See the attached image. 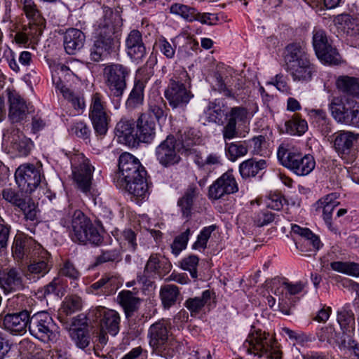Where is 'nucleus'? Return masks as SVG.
Here are the masks:
<instances>
[{"instance_id":"obj_3","label":"nucleus","mask_w":359,"mask_h":359,"mask_svg":"<svg viewBox=\"0 0 359 359\" xmlns=\"http://www.w3.org/2000/svg\"><path fill=\"white\" fill-rule=\"evenodd\" d=\"M285 59L287 72L294 81L308 82L311 80L316 69L301 46L297 43L288 45Z\"/></svg>"},{"instance_id":"obj_57","label":"nucleus","mask_w":359,"mask_h":359,"mask_svg":"<svg viewBox=\"0 0 359 359\" xmlns=\"http://www.w3.org/2000/svg\"><path fill=\"white\" fill-rule=\"evenodd\" d=\"M116 133L119 136H123L126 140L133 137L134 131V123L133 121L121 119L116 126Z\"/></svg>"},{"instance_id":"obj_39","label":"nucleus","mask_w":359,"mask_h":359,"mask_svg":"<svg viewBox=\"0 0 359 359\" xmlns=\"http://www.w3.org/2000/svg\"><path fill=\"white\" fill-rule=\"evenodd\" d=\"M204 111L210 121L218 125L223 123L224 116L226 117V114L224 105H221L219 102H217L216 101L210 102Z\"/></svg>"},{"instance_id":"obj_51","label":"nucleus","mask_w":359,"mask_h":359,"mask_svg":"<svg viewBox=\"0 0 359 359\" xmlns=\"http://www.w3.org/2000/svg\"><path fill=\"white\" fill-rule=\"evenodd\" d=\"M117 241L122 248L134 251L136 249V235L131 229H125L117 235Z\"/></svg>"},{"instance_id":"obj_12","label":"nucleus","mask_w":359,"mask_h":359,"mask_svg":"<svg viewBox=\"0 0 359 359\" xmlns=\"http://www.w3.org/2000/svg\"><path fill=\"white\" fill-rule=\"evenodd\" d=\"M89 118L97 135H104L107 133L110 117L107 113L105 102L100 93L92 95Z\"/></svg>"},{"instance_id":"obj_53","label":"nucleus","mask_w":359,"mask_h":359,"mask_svg":"<svg viewBox=\"0 0 359 359\" xmlns=\"http://www.w3.org/2000/svg\"><path fill=\"white\" fill-rule=\"evenodd\" d=\"M191 231L189 229L185 230L180 235L177 236L171 244L172 252L177 256L184 249L186 248Z\"/></svg>"},{"instance_id":"obj_23","label":"nucleus","mask_w":359,"mask_h":359,"mask_svg":"<svg viewBox=\"0 0 359 359\" xmlns=\"http://www.w3.org/2000/svg\"><path fill=\"white\" fill-rule=\"evenodd\" d=\"M136 136L140 142L150 143L156 136V123L149 114H142L137 120Z\"/></svg>"},{"instance_id":"obj_8","label":"nucleus","mask_w":359,"mask_h":359,"mask_svg":"<svg viewBox=\"0 0 359 359\" xmlns=\"http://www.w3.org/2000/svg\"><path fill=\"white\" fill-rule=\"evenodd\" d=\"M188 76L187 72H182L180 77L172 76L165 90L164 96L172 109L184 108L194 97L190 86L182 81V78Z\"/></svg>"},{"instance_id":"obj_62","label":"nucleus","mask_w":359,"mask_h":359,"mask_svg":"<svg viewBox=\"0 0 359 359\" xmlns=\"http://www.w3.org/2000/svg\"><path fill=\"white\" fill-rule=\"evenodd\" d=\"M352 332H345L343 331L341 335L337 334V337H334V344L338 346L341 350L349 348L353 341L351 338Z\"/></svg>"},{"instance_id":"obj_38","label":"nucleus","mask_w":359,"mask_h":359,"mask_svg":"<svg viewBox=\"0 0 359 359\" xmlns=\"http://www.w3.org/2000/svg\"><path fill=\"white\" fill-rule=\"evenodd\" d=\"M353 104V102L344 104L339 97H334L330 104V109L334 119L344 123L346 118V114L351 111Z\"/></svg>"},{"instance_id":"obj_50","label":"nucleus","mask_w":359,"mask_h":359,"mask_svg":"<svg viewBox=\"0 0 359 359\" xmlns=\"http://www.w3.org/2000/svg\"><path fill=\"white\" fill-rule=\"evenodd\" d=\"M292 231L293 233L300 235L306 238L309 244L312 245L315 250H318L320 247L321 243L319 238L313 234L311 231L307 228H302L297 224L292 226Z\"/></svg>"},{"instance_id":"obj_48","label":"nucleus","mask_w":359,"mask_h":359,"mask_svg":"<svg viewBox=\"0 0 359 359\" xmlns=\"http://www.w3.org/2000/svg\"><path fill=\"white\" fill-rule=\"evenodd\" d=\"M170 10V13L178 15L189 22L194 21L198 15V12L194 8L182 4H172Z\"/></svg>"},{"instance_id":"obj_33","label":"nucleus","mask_w":359,"mask_h":359,"mask_svg":"<svg viewBox=\"0 0 359 359\" xmlns=\"http://www.w3.org/2000/svg\"><path fill=\"white\" fill-rule=\"evenodd\" d=\"M118 302L122 306L127 318L130 317L138 309L140 299L134 296L129 290L121 291L118 297Z\"/></svg>"},{"instance_id":"obj_32","label":"nucleus","mask_w":359,"mask_h":359,"mask_svg":"<svg viewBox=\"0 0 359 359\" xmlns=\"http://www.w3.org/2000/svg\"><path fill=\"white\" fill-rule=\"evenodd\" d=\"M266 168L265 160L255 161L253 158L242 162L239 165V172L243 179L255 177L260 170Z\"/></svg>"},{"instance_id":"obj_20","label":"nucleus","mask_w":359,"mask_h":359,"mask_svg":"<svg viewBox=\"0 0 359 359\" xmlns=\"http://www.w3.org/2000/svg\"><path fill=\"white\" fill-rule=\"evenodd\" d=\"M128 55L135 62H142L146 56V48L142 41L141 33L133 29L130 31L126 40Z\"/></svg>"},{"instance_id":"obj_21","label":"nucleus","mask_w":359,"mask_h":359,"mask_svg":"<svg viewBox=\"0 0 359 359\" xmlns=\"http://www.w3.org/2000/svg\"><path fill=\"white\" fill-rule=\"evenodd\" d=\"M94 168L88 159L82 157L81 163L73 170L74 180L78 187L84 193L90 191Z\"/></svg>"},{"instance_id":"obj_22","label":"nucleus","mask_w":359,"mask_h":359,"mask_svg":"<svg viewBox=\"0 0 359 359\" xmlns=\"http://www.w3.org/2000/svg\"><path fill=\"white\" fill-rule=\"evenodd\" d=\"M306 284L299 281L294 283L290 282H283L282 283L283 294L282 297H278V308L279 310L284 314L290 315V309L294 305L293 299L288 297V295H296L300 293Z\"/></svg>"},{"instance_id":"obj_55","label":"nucleus","mask_w":359,"mask_h":359,"mask_svg":"<svg viewBox=\"0 0 359 359\" xmlns=\"http://www.w3.org/2000/svg\"><path fill=\"white\" fill-rule=\"evenodd\" d=\"M60 91L64 97L72 103L74 109H81L84 108L85 102L82 97L78 95H75L69 88L65 86H61Z\"/></svg>"},{"instance_id":"obj_6","label":"nucleus","mask_w":359,"mask_h":359,"mask_svg":"<svg viewBox=\"0 0 359 359\" xmlns=\"http://www.w3.org/2000/svg\"><path fill=\"white\" fill-rule=\"evenodd\" d=\"M277 156L284 167L298 176L309 175L316 166V161L313 156L287 149L283 145L278 147Z\"/></svg>"},{"instance_id":"obj_18","label":"nucleus","mask_w":359,"mask_h":359,"mask_svg":"<svg viewBox=\"0 0 359 359\" xmlns=\"http://www.w3.org/2000/svg\"><path fill=\"white\" fill-rule=\"evenodd\" d=\"M0 286L5 293L22 290L25 284L20 271L13 267L0 271Z\"/></svg>"},{"instance_id":"obj_34","label":"nucleus","mask_w":359,"mask_h":359,"mask_svg":"<svg viewBox=\"0 0 359 359\" xmlns=\"http://www.w3.org/2000/svg\"><path fill=\"white\" fill-rule=\"evenodd\" d=\"M199 192L195 184H190L186 189L184 195L178 200L177 205L181 208L182 215L188 217L191 214L194 200L196 198Z\"/></svg>"},{"instance_id":"obj_42","label":"nucleus","mask_w":359,"mask_h":359,"mask_svg":"<svg viewBox=\"0 0 359 359\" xmlns=\"http://www.w3.org/2000/svg\"><path fill=\"white\" fill-rule=\"evenodd\" d=\"M144 83L142 81L135 82L134 86L126 101V105L130 108H135L142 104L144 101Z\"/></svg>"},{"instance_id":"obj_25","label":"nucleus","mask_w":359,"mask_h":359,"mask_svg":"<svg viewBox=\"0 0 359 359\" xmlns=\"http://www.w3.org/2000/svg\"><path fill=\"white\" fill-rule=\"evenodd\" d=\"M333 146L334 149L341 154L350 153L358 135L349 131L341 130L333 134Z\"/></svg>"},{"instance_id":"obj_17","label":"nucleus","mask_w":359,"mask_h":359,"mask_svg":"<svg viewBox=\"0 0 359 359\" xmlns=\"http://www.w3.org/2000/svg\"><path fill=\"white\" fill-rule=\"evenodd\" d=\"M29 316V312L25 309L7 313L0 318V327L13 335H22L27 332Z\"/></svg>"},{"instance_id":"obj_30","label":"nucleus","mask_w":359,"mask_h":359,"mask_svg":"<svg viewBox=\"0 0 359 359\" xmlns=\"http://www.w3.org/2000/svg\"><path fill=\"white\" fill-rule=\"evenodd\" d=\"M337 198V194L332 193L317 202V208H323V219L328 228L332 231H336L332 224V214L335 207L339 205Z\"/></svg>"},{"instance_id":"obj_58","label":"nucleus","mask_w":359,"mask_h":359,"mask_svg":"<svg viewBox=\"0 0 359 359\" xmlns=\"http://www.w3.org/2000/svg\"><path fill=\"white\" fill-rule=\"evenodd\" d=\"M71 337L80 348H85L90 344L89 335L82 329H74L70 332Z\"/></svg>"},{"instance_id":"obj_49","label":"nucleus","mask_w":359,"mask_h":359,"mask_svg":"<svg viewBox=\"0 0 359 359\" xmlns=\"http://www.w3.org/2000/svg\"><path fill=\"white\" fill-rule=\"evenodd\" d=\"M161 261L159 259V256L157 254H152L149 257L144 270V275H137V282L139 283H142L143 285L147 283V274L151 273H156L158 271V269L161 267Z\"/></svg>"},{"instance_id":"obj_28","label":"nucleus","mask_w":359,"mask_h":359,"mask_svg":"<svg viewBox=\"0 0 359 359\" xmlns=\"http://www.w3.org/2000/svg\"><path fill=\"white\" fill-rule=\"evenodd\" d=\"M100 328L112 336H116L120 330V316L114 310H104L100 312Z\"/></svg>"},{"instance_id":"obj_31","label":"nucleus","mask_w":359,"mask_h":359,"mask_svg":"<svg viewBox=\"0 0 359 359\" xmlns=\"http://www.w3.org/2000/svg\"><path fill=\"white\" fill-rule=\"evenodd\" d=\"M159 296L163 308L169 309L180 300V289L175 285H165L161 287Z\"/></svg>"},{"instance_id":"obj_27","label":"nucleus","mask_w":359,"mask_h":359,"mask_svg":"<svg viewBox=\"0 0 359 359\" xmlns=\"http://www.w3.org/2000/svg\"><path fill=\"white\" fill-rule=\"evenodd\" d=\"M84 34L78 29L71 28L67 29L64 35V47L69 55H74L84 45Z\"/></svg>"},{"instance_id":"obj_5","label":"nucleus","mask_w":359,"mask_h":359,"mask_svg":"<svg viewBox=\"0 0 359 359\" xmlns=\"http://www.w3.org/2000/svg\"><path fill=\"white\" fill-rule=\"evenodd\" d=\"M170 325L164 320L153 323L148 330L149 344L152 348L165 358H172L175 341L171 333Z\"/></svg>"},{"instance_id":"obj_63","label":"nucleus","mask_w":359,"mask_h":359,"mask_svg":"<svg viewBox=\"0 0 359 359\" xmlns=\"http://www.w3.org/2000/svg\"><path fill=\"white\" fill-rule=\"evenodd\" d=\"M158 48L162 54L167 58L172 59L175 54V45H172L165 39H160L158 43Z\"/></svg>"},{"instance_id":"obj_45","label":"nucleus","mask_w":359,"mask_h":359,"mask_svg":"<svg viewBox=\"0 0 359 359\" xmlns=\"http://www.w3.org/2000/svg\"><path fill=\"white\" fill-rule=\"evenodd\" d=\"M225 150L231 161L245 156L248 154V148L245 142H235L226 143Z\"/></svg>"},{"instance_id":"obj_35","label":"nucleus","mask_w":359,"mask_h":359,"mask_svg":"<svg viewBox=\"0 0 359 359\" xmlns=\"http://www.w3.org/2000/svg\"><path fill=\"white\" fill-rule=\"evenodd\" d=\"M337 322L342 331L353 332L355 330V317L350 304H346L337 312Z\"/></svg>"},{"instance_id":"obj_7","label":"nucleus","mask_w":359,"mask_h":359,"mask_svg":"<svg viewBox=\"0 0 359 359\" xmlns=\"http://www.w3.org/2000/svg\"><path fill=\"white\" fill-rule=\"evenodd\" d=\"M28 330L33 337L45 343L56 341L58 335L57 325L45 311L29 316Z\"/></svg>"},{"instance_id":"obj_47","label":"nucleus","mask_w":359,"mask_h":359,"mask_svg":"<svg viewBox=\"0 0 359 359\" xmlns=\"http://www.w3.org/2000/svg\"><path fill=\"white\" fill-rule=\"evenodd\" d=\"M53 82L56 88L60 90L61 86H65L64 81L67 76H70L72 72L68 67L62 63L56 64L53 67Z\"/></svg>"},{"instance_id":"obj_11","label":"nucleus","mask_w":359,"mask_h":359,"mask_svg":"<svg viewBox=\"0 0 359 359\" xmlns=\"http://www.w3.org/2000/svg\"><path fill=\"white\" fill-rule=\"evenodd\" d=\"M141 175H147V171L135 156L127 152L120 155L118 171L114 177L116 186L127 181L130 182L135 177H142Z\"/></svg>"},{"instance_id":"obj_1","label":"nucleus","mask_w":359,"mask_h":359,"mask_svg":"<svg viewBox=\"0 0 359 359\" xmlns=\"http://www.w3.org/2000/svg\"><path fill=\"white\" fill-rule=\"evenodd\" d=\"M121 25L120 15L111 8H102L100 18L94 24V43L90 48V58L99 62L114 48L117 34Z\"/></svg>"},{"instance_id":"obj_9","label":"nucleus","mask_w":359,"mask_h":359,"mask_svg":"<svg viewBox=\"0 0 359 359\" xmlns=\"http://www.w3.org/2000/svg\"><path fill=\"white\" fill-rule=\"evenodd\" d=\"M130 71L128 67L118 63H112L105 66L103 69L104 83L111 95L121 97L127 86L126 79Z\"/></svg>"},{"instance_id":"obj_46","label":"nucleus","mask_w":359,"mask_h":359,"mask_svg":"<svg viewBox=\"0 0 359 359\" xmlns=\"http://www.w3.org/2000/svg\"><path fill=\"white\" fill-rule=\"evenodd\" d=\"M332 270L348 276H359V264L351 262H333L330 264Z\"/></svg>"},{"instance_id":"obj_2","label":"nucleus","mask_w":359,"mask_h":359,"mask_svg":"<svg viewBox=\"0 0 359 359\" xmlns=\"http://www.w3.org/2000/svg\"><path fill=\"white\" fill-rule=\"evenodd\" d=\"M60 224L69 229L71 238L74 242L81 244L88 243L99 245L103 238L97 228L80 210L69 206L65 210V215L60 220Z\"/></svg>"},{"instance_id":"obj_56","label":"nucleus","mask_w":359,"mask_h":359,"mask_svg":"<svg viewBox=\"0 0 359 359\" xmlns=\"http://www.w3.org/2000/svg\"><path fill=\"white\" fill-rule=\"evenodd\" d=\"M199 259L196 255H189L184 257L180 262V266L185 271L190 272L191 276L193 278H197V266L198 264Z\"/></svg>"},{"instance_id":"obj_26","label":"nucleus","mask_w":359,"mask_h":359,"mask_svg":"<svg viewBox=\"0 0 359 359\" xmlns=\"http://www.w3.org/2000/svg\"><path fill=\"white\" fill-rule=\"evenodd\" d=\"M142 177H135L130 182L122 183L117 187L127 191L129 194L137 198L144 199L148 194L149 184L147 180V175H141Z\"/></svg>"},{"instance_id":"obj_16","label":"nucleus","mask_w":359,"mask_h":359,"mask_svg":"<svg viewBox=\"0 0 359 359\" xmlns=\"http://www.w3.org/2000/svg\"><path fill=\"white\" fill-rule=\"evenodd\" d=\"M238 191V185L233 174L229 170L222 174L209 187L208 197L210 199L218 200L226 195L234 194Z\"/></svg>"},{"instance_id":"obj_19","label":"nucleus","mask_w":359,"mask_h":359,"mask_svg":"<svg viewBox=\"0 0 359 359\" xmlns=\"http://www.w3.org/2000/svg\"><path fill=\"white\" fill-rule=\"evenodd\" d=\"M8 117L12 122H20L25 119L29 112V104L16 91L8 93Z\"/></svg>"},{"instance_id":"obj_10","label":"nucleus","mask_w":359,"mask_h":359,"mask_svg":"<svg viewBox=\"0 0 359 359\" xmlns=\"http://www.w3.org/2000/svg\"><path fill=\"white\" fill-rule=\"evenodd\" d=\"M3 198L20 210L26 220L37 222L39 220L38 209L32 198L24 193L12 188H6L2 191Z\"/></svg>"},{"instance_id":"obj_29","label":"nucleus","mask_w":359,"mask_h":359,"mask_svg":"<svg viewBox=\"0 0 359 359\" xmlns=\"http://www.w3.org/2000/svg\"><path fill=\"white\" fill-rule=\"evenodd\" d=\"M334 25L338 29L350 36L359 34V20L348 14H341L334 19Z\"/></svg>"},{"instance_id":"obj_64","label":"nucleus","mask_w":359,"mask_h":359,"mask_svg":"<svg viewBox=\"0 0 359 359\" xmlns=\"http://www.w3.org/2000/svg\"><path fill=\"white\" fill-rule=\"evenodd\" d=\"M346 125L353 126L359 128V104L355 102L351 107V111L346 114V118L344 123Z\"/></svg>"},{"instance_id":"obj_43","label":"nucleus","mask_w":359,"mask_h":359,"mask_svg":"<svg viewBox=\"0 0 359 359\" xmlns=\"http://www.w3.org/2000/svg\"><path fill=\"white\" fill-rule=\"evenodd\" d=\"M16 135L17 137H15V134L12 135L13 149L18 151L20 156L28 155L32 147L30 139L26 137L22 133L20 134L18 130L16 131Z\"/></svg>"},{"instance_id":"obj_54","label":"nucleus","mask_w":359,"mask_h":359,"mask_svg":"<svg viewBox=\"0 0 359 359\" xmlns=\"http://www.w3.org/2000/svg\"><path fill=\"white\" fill-rule=\"evenodd\" d=\"M121 259V253L117 249L102 250L101 254L96 257L95 264L100 265L107 262H118Z\"/></svg>"},{"instance_id":"obj_61","label":"nucleus","mask_w":359,"mask_h":359,"mask_svg":"<svg viewBox=\"0 0 359 359\" xmlns=\"http://www.w3.org/2000/svg\"><path fill=\"white\" fill-rule=\"evenodd\" d=\"M60 273L61 276L76 280L80 277V272L70 261H66L60 268Z\"/></svg>"},{"instance_id":"obj_52","label":"nucleus","mask_w":359,"mask_h":359,"mask_svg":"<svg viewBox=\"0 0 359 359\" xmlns=\"http://www.w3.org/2000/svg\"><path fill=\"white\" fill-rule=\"evenodd\" d=\"M248 111L243 107H233L226 114V121H229L236 125L238 123H245L248 118Z\"/></svg>"},{"instance_id":"obj_36","label":"nucleus","mask_w":359,"mask_h":359,"mask_svg":"<svg viewBox=\"0 0 359 359\" xmlns=\"http://www.w3.org/2000/svg\"><path fill=\"white\" fill-rule=\"evenodd\" d=\"M337 89L346 94L359 96V79L348 76H339L336 81Z\"/></svg>"},{"instance_id":"obj_44","label":"nucleus","mask_w":359,"mask_h":359,"mask_svg":"<svg viewBox=\"0 0 359 359\" xmlns=\"http://www.w3.org/2000/svg\"><path fill=\"white\" fill-rule=\"evenodd\" d=\"M210 299V292L205 290L201 297L189 298L185 302V306L191 311V315L198 313L205 304Z\"/></svg>"},{"instance_id":"obj_15","label":"nucleus","mask_w":359,"mask_h":359,"mask_svg":"<svg viewBox=\"0 0 359 359\" xmlns=\"http://www.w3.org/2000/svg\"><path fill=\"white\" fill-rule=\"evenodd\" d=\"M15 178L20 189L26 194H31L40 184L41 173L39 168L30 163L20 165L15 171Z\"/></svg>"},{"instance_id":"obj_37","label":"nucleus","mask_w":359,"mask_h":359,"mask_svg":"<svg viewBox=\"0 0 359 359\" xmlns=\"http://www.w3.org/2000/svg\"><path fill=\"white\" fill-rule=\"evenodd\" d=\"M90 288L97 291V294L110 295L117 290L116 278L112 276L104 275L98 281L92 284Z\"/></svg>"},{"instance_id":"obj_24","label":"nucleus","mask_w":359,"mask_h":359,"mask_svg":"<svg viewBox=\"0 0 359 359\" xmlns=\"http://www.w3.org/2000/svg\"><path fill=\"white\" fill-rule=\"evenodd\" d=\"M48 264V254L44 252L43 255L34 258L27 266V270L25 272V278L31 282H36L40 278L43 277L50 271Z\"/></svg>"},{"instance_id":"obj_4","label":"nucleus","mask_w":359,"mask_h":359,"mask_svg":"<svg viewBox=\"0 0 359 359\" xmlns=\"http://www.w3.org/2000/svg\"><path fill=\"white\" fill-rule=\"evenodd\" d=\"M243 346L247 353L258 357L281 358V352L278 349L276 339L269 332L260 329L252 330Z\"/></svg>"},{"instance_id":"obj_13","label":"nucleus","mask_w":359,"mask_h":359,"mask_svg":"<svg viewBox=\"0 0 359 359\" xmlns=\"http://www.w3.org/2000/svg\"><path fill=\"white\" fill-rule=\"evenodd\" d=\"M313 46L318 59L330 65H338L340 55L330 43L325 30L315 28L313 31Z\"/></svg>"},{"instance_id":"obj_40","label":"nucleus","mask_w":359,"mask_h":359,"mask_svg":"<svg viewBox=\"0 0 359 359\" xmlns=\"http://www.w3.org/2000/svg\"><path fill=\"white\" fill-rule=\"evenodd\" d=\"M168 108L162 97H158L156 100H150L149 102L148 111L146 114L153 115L157 121H165L167 117Z\"/></svg>"},{"instance_id":"obj_59","label":"nucleus","mask_w":359,"mask_h":359,"mask_svg":"<svg viewBox=\"0 0 359 359\" xmlns=\"http://www.w3.org/2000/svg\"><path fill=\"white\" fill-rule=\"evenodd\" d=\"M215 85L219 92L224 94L225 96L231 97L233 94L228 88L227 84L229 83L228 76L224 75L222 72H217L215 73Z\"/></svg>"},{"instance_id":"obj_60","label":"nucleus","mask_w":359,"mask_h":359,"mask_svg":"<svg viewBox=\"0 0 359 359\" xmlns=\"http://www.w3.org/2000/svg\"><path fill=\"white\" fill-rule=\"evenodd\" d=\"M215 226L211 225L203 228L200 234L197 237L196 241L193 245V248H205L208 239L211 233L215 231Z\"/></svg>"},{"instance_id":"obj_14","label":"nucleus","mask_w":359,"mask_h":359,"mask_svg":"<svg viewBox=\"0 0 359 359\" xmlns=\"http://www.w3.org/2000/svg\"><path fill=\"white\" fill-rule=\"evenodd\" d=\"M181 149L173 135H168L155 149L158 162L164 168L177 165L182 160Z\"/></svg>"},{"instance_id":"obj_41","label":"nucleus","mask_w":359,"mask_h":359,"mask_svg":"<svg viewBox=\"0 0 359 359\" xmlns=\"http://www.w3.org/2000/svg\"><path fill=\"white\" fill-rule=\"evenodd\" d=\"M286 132L292 135H302L308 129L307 122L298 114H294L285 122Z\"/></svg>"}]
</instances>
